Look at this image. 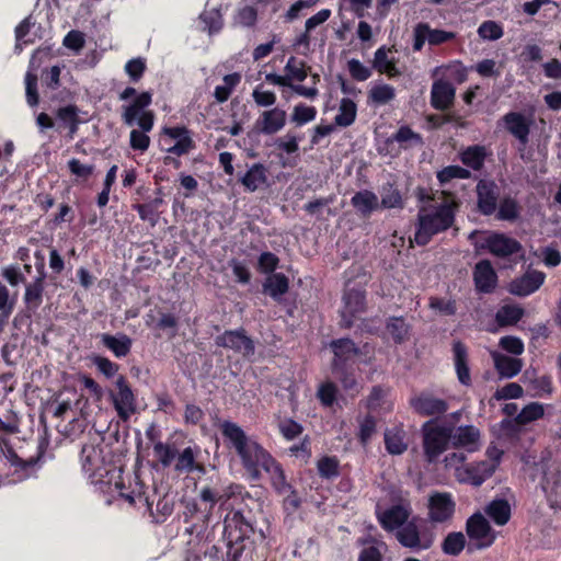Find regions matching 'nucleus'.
<instances>
[{"label": "nucleus", "mask_w": 561, "mask_h": 561, "mask_svg": "<svg viewBox=\"0 0 561 561\" xmlns=\"http://www.w3.org/2000/svg\"><path fill=\"white\" fill-rule=\"evenodd\" d=\"M221 433L234 448L251 479L259 480L261 470L271 463L272 455L255 439L249 437L237 423L225 421L221 424Z\"/></svg>", "instance_id": "1"}, {"label": "nucleus", "mask_w": 561, "mask_h": 561, "mask_svg": "<svg viewBox=\"0 0 561 561\" xmlns=\"http://www.w3.org/2000/svg\"><path fill=\"white\" fill-rule=\"evenodd\" d=\"M445 201L433 209L422 207L417 215V229L414 241L419 245L427 244L432 237L450 228L455 220L458 204L451 194L443 193Z\"/></svg>", "instance_id": "2"}, {"label": "nucleus", "mask_w": 561, "mask_h": 561, "mask_svg": "<svg viewBox=\"0 0 561 561\" xmlns=\"http://www.w3.org/2000/svg\"><path fill=\"white\" fill-rule=\"evenodd\" d=\"M253 534L252 524L240 511L229 512L224 519L222 539L227 548L228 561H242L244 541Z\"/></svg>", "instance_id": "3"}, {"label": "nucleus", "mask_w": 561, "mask_h": 561, "mask_svg": "<svg viewBox=\"0 0 561 561\" xmlns=\"http://www.w3.org/2000/svg\"><path fill=\"white\" fill-rule=\"evenodd\" d=\"M398 542L412 551H423L432 548L435 541V533L419 518L410 519L396 533Z\"/></svg>", "instance_id": "4"}, {"label": "nucleus", "mask_w": 561, "mask_h": 561, "mask_svg": "<svg viewBox=\"0 0 561 561\" xmlns=\"http://www.w3.org/2000/svg\"><path fill=\"white\" fill-rule=\"evenodd\" d=\"M423 448L428 462H435L451 443L450 426L434 425V421H427L423 427Z\"/></svg>", "instance_id": "5"}, {"label": "nucleus", "mask_w": 561, "mask_h": 561, "mask_svg": "<svg viewBox=\"0 0 561 561\" xmlns=\"http://www.w3.org/2000/svg\"><path fill=\"white\" fill-rule=\"evenodd\" d=\"M466 534L469 537L468 552L486 549L493 545L496 538L489 520L481 513H474L467 519Z\"/></svg>", "instance_id": "6"}, {"label": "nucleus", "mask_w": 561, "mask_h": 561, "mask_svg": "<svg viewBox=\"0 0 561 561\" xmlns=\"http://www.w3.org/2000/svg\"><path fill=\"white\" fill-rule=\"evenodd\" d=\"M215 344L239 353L244 357H251L255 353V343L243 328L225 331L216 336Z\"/></svg>", "instance_id": "7"}, {"label": "nucleus", "mask_w": 561, "mask_h": 561, "mask_svg": "<svg viewBox=\"0 0 561 561\" xmlns=\"http://www.w3.org/2000/svg\"><path fill=\"white\" fill-rule=\"evenodd\" d=\"M476 247L485 249L492 255L501 259H506L523 252V245L519 241L500 232L490 233L484 238L482 243L476 244Z\"/></svg>", "instance_id": "8"}, {"label": "nucleus", "mask_w": 561, "mask_h": 561, "mask_svg": "<svg viewBox=\"0 0 561 561\" xmlns=\"http://www.w3.org/2000/svg\"><path fill=\"white\" fill-rule=\"evenodd\" d=\"M2 445H4L7 449L5 451L2 449V454H4L7 458V479L9 483L23 481L35 472L36 460L34 458H30L28 460L22 459L8 446L3 438Z\"/></svg>", "instance_id": "9"}, {"label": "nucleus", "mask_w": 561, "mask_h": 561, "mask_svg": "<svg viewBox=\"0 0 561 561\" xmlns=\"http://www.w3.org/2000/svg\"><path fill=\"white\" fill-rule=\"evenodd\" d=\"M366 296L365 290L360 288H346L343 294V308L341 310V327L350 329L354 319L365 312Z\"/></svg>", "instance_id": "10"}, {"label": "nucleus", "mask_w": 561, "mask_h": 561, "mask_svg": "<svg viewBox=\"0 0 561 561\" xmlns=\"http://www.w3.org/2000/svg\"><path fill=\"white\" fill-rule=\"evenodd\" d=\"M455 32L432 28L428 23H417L413 28V50L420 51L425 42L432 46L442 45L456 38Z\"/></svg>", "instance_id": "11"}, {"label": "nucleus", "mask_w": 561, "mask_h": 561, "mask_svg": "<svg viewBox=\"0 0 561 561\" xmlns=\"http://www.w3.org/2000/svg\"><path fill=\"white\" fill-rule=\"evenodd\" d=\"M117 393H112V401L117 415L123 421H127L136 412L135 396L126 378L121 375L116 381Z\"/></svg>", "instance_id": "12"}, {"label": "nucleus", "mask_w": 561, "mask_h": 561, "mask_svg": "<svg viewBox=\"0 0 561 561\" xmlns=\"http://www.w3.org/2000/svg\"><path fill=\"white\" fill-rule=\"evenodd\" d=\"M502 122L505 129L518 140L522 147L519 150H524L529 141L533 117L520 112H508L502 117Z\"/></svg>", "instance_id": "13"}, {"label": "nucleus", "mask_w": 561, "mask_h": 561, "mask_svg": "<svg viewBox=\"0 0 561 561\" xmlns=\"http://www.w3.org/2000/svg\"><path fill=\"white\" fill-rule=\"evenodd\" d=\"M494 461H478L456 468V478L460 483H468L473 486H480L485 480L491 478L496 469Z\"/></svg>", "instance_id": "14"}, {"label": "nucleus", "mask_w": 561, "mask_h": 561, "mask_svg": "<svg viewBox=\"0 0 561 561\" xmlns=\"http://www.w3.org/2000/svg\"><path fill=\"white\" fill-rule=\"evenodd\" d=\"M286 111L279 107L263 111L253 125L254 133L259 135H275L286 125Z\"/></svg>", "instance_id": "15"}, {"label": "nucleus", "mask_w": 561, "mask_h": 561, "mask_svg": "<svg viewBox=\"0 0 561 561\" xmlns=\"http://www.w3.org/2000/svg\"><path fill=\"white\" fill-rule=\"evenodd\" d=\"M451 445L468 453L478 451L481 447V432L473 425L450 426Z\"/></svg>", "instance_id": "16"}, {"label": "nucleus", "mask_w": 561, "mask_h": 561, "mask_svg": "<svg viewBox=\"0 0 561 561\" xmlns=\"http://www.w3.org/2000/svg\"><path fill=\"white\" fill-rule=\"evenodd\" d=\"M410 405L422 416H437L448 410L446 400L437 398L428 392H421L410 399Z\"/></svg>", "instance_id": "17"}, {"label": "nucleus", "mask_w": 561, "mask_h": 561, "mask_svg": "<svg viewBox=\"0 0 561 561\" xmlns=\"http://www.w3.org/2000/svg\"><path fill=\"white\" fill-rule=\"evenodd\" d=\"M330 347L334 354L331 367L332 369H342L351 367L350 364L362 352L351 339H337L330 343Z\"/></svg>", "instance_id": "18"}, {"label": "nucleus", "mask_w": 561, "mask_h": 561, "mask_svg": "<svg viewBox=\"0 0 561 561\" xmlns=\"http://www.w3.org/2000/svg\"><path fill=\"white\" fill-rule=\"evenodd\" d=\"M473 282L477 291L491 294L497 286V274L489 260L479 261L473 268Z\"/></svg>", "instance_id": "19"}, {"label": "nucleus", "mask_w": 561, "mask_h": 561, "mask_svg": "<svg viewBox=\"0 0 561 561\" xmlns=\"http://www.w3.org/2000/svg\"><path fill=\"white\" fill-rule=\"evenodd\" d=\"M455 513V502L448 493H435L430 497L428 517L435 523L451 519Z\"/></svg>", "instance_id": "20"}, {"label": "nucleus", "mask_w": 561, "mask_h": 561, "mask_svg": "<svg viewBox=\"0 0 561 561\" xmlns=\"http://www.w3.org/2000/svg\"><path fill=\"white\" fill-rule=\"evenodd\" d=\"M545 273L539 271H527L520 277L513 279L508 285V291L515 296L525 297L537 289L545 282Z\"/></svg>", "instance_id": "21"}, {"label": "nucleus", "mask_w": 561, "mask_h": 561, "mask_svg": "<svg viewBox=\"0 0 561 561\" xmlns=\"http://www.w3.org/2000/svg\"><path fill=\"white\" fill-rule=\"evenodd\" d=\"M455 87L443 79L435 80L431 89V105L437 111L449 110L455 102Z\"/></svg>", "instance_id": "22"}, {"label": "nucleus", "mask_w": 561, "mask_h": 561, "mask_svg": "<svg viewBox=\"0 0 561 561\" xmlns=\"http://www.w3.org/2000/svg\"><path fill=\"white\" fill-rule=\"evenodd\" d=\"M478 209L482 215L490 216L496 210L499 192L492 181L481 180L477 184Z\"/></svg>", "instance_id": "23"}, {"label": "nucleus", "mask_w": 561, "mask_h": 561, "mask_svg": "<svg viewBox=\"0 0 561 561\" xmlns=\"http://www.w3.org/2000/svg\"><path fill=\"white\" fill-rule=\"evenodd\" d=\"M410 510L401 504L392 505L391 507L378 513L377 518L381 527L386 531H396L409 522Z\"/></svg>", "instance_id": "24"}, {"label": "nucleus", "mask_w": 561, "mask_h": 561, "mask_svg": "<svg viewBox=\"0 0 561 561\" xmlns=\"http://www.w3.org/2000/svg\"><path fill=\"white\" fill-rule=\"evenodd\" d=\"M239 181L245 191L255 192L267 185L268 170L262 163H253Z\"/></svg>", "instance_id": "25"}, {"label": "nucleus", "mask_w": 561, "mask_h": 561, "mask_svg": "<svg viewBox=\"0 0 561 561\" xmlns=\"http://www.w3.org/2000/svg\"><path fill=\"white\" fill-rule=\"evenodd\" d=\"M454 363L459 382L466 387L471 386L470 368L468 365V352L466 345L460 341L453 344Z\"/></svg>", "instance_id": "26"}, {"label": "nucleus", "mask_w": 561, "mask_h": 561, "mask_svg": "<svg viewBox=\"0 0 561 561\" xmlns=\"http://www.w3.org/2000/svg\"><path fill=\"white\" fill-rule=\"evenodd\" d=\"M492 359L494 368L501 378H513L518 375L524 366V362L517 357H510L507 355L493 352Z\"/></svg>", "instance_id": "27"}, {"label": "nucleus", "mask_w": 561, "mask_h": 561, "mask_svg": "<svg viewBox=\"0 0 561 561\" xmlns=\"http://www.w3.org/2000/svg\"><path fill=\"white\" fill-rule=\"evenodd\" d=\"M383 439L386 450L390 455H402L408 449L407 433L402 426L387 428Z\"/></svg>", "instance_id": "28"}, {"label": "nucleus", "mask_w": 561, "mask_h": 561, "mask_svg": "<svg viewBox=\"0 0 561 561\" xmlns=\"http://www.w3.org/2000/svg\"><path fill=\"white\" fill-rule=\"evenodd\" d=\"M152 95L150 92H141L138 94L133 103L123 107L122 119L127 126L136 124V119L141 112L151 104Z\"/></svg>", "instance_id": "29"}, {"label": "nucleus", "mask_w": 561, "mask_h": 561, "mask_svg": "<svg viewBox=\"0 0 561 561\" xmlns=\"http://www.w3.org/2000/svg\"><path fill=\"white\" fill-rule=\"evenodd\" d=\"M232 488L233 486L230 485L226 490L220 491V490L213 489L210 486H205L199 491L201 501L209 504L208 510L205 512V514L203 516L205 522H207L209 519L211 511L217 503L224 504L226 501H228L231 497V495L233 494Z\"/></svg>", "instance_id": "30"}, {"label": "nucleus", "mask_w": 561, "mask_h": 561, "mask_svg": "<svg viewBox=\"0 0 561 561\" xmlns=\"http://www.w3.org/2000/svg\"><path fill=\"white\" fill-rule=\"evenodd\" d=\"M45 276L44 265L41 264L39 275L34 282L26 285L24 301L30 309L35 310L42 305Z\"/></svg>", "instance_id": "31"}, {"label": "nucleus", "mask_w": 561, "mask_h": 561, "mask_svg": "<svg viewBox=\"0 0 561 561\" xmlns=\"http://www.w3.org/2000/svg\"><path fill=\"white\" fill-rule=\"evenodd\" d=\"M351 204L360 215L366 217L378 208V197L374 192L363 190L355 193Z\"/></svg>", "instance_id": "32"}, {"label": "nucleus", "mask_w": 561, "mask_h": 561, "mask_svg": "<svg viewBox=\"0 0 561 561\" xmlns=\"http://www.w3.org/2000/svg\"><path fill=\"white\" fill-rule=\"evenodd\" d=\"M288 289L289 280L283 273H274L270 275L263 284V291L276 300L285 295Z\"/></svg>", "instance_id": "33"}, {"label": "nucleus", "mask_w": 561, "mask_h": 561, "mask_svg": "<svg viewBox=\"0 0 561 561\" xmlns=\"http://www.w3.org/2000/svg\"><path fill=\"white\" fill-rule=\"evenodd\" d=\"M101 341L102 344L111 350L117 357H124L130 352L131 339L126 334H102Z\"/></svg>", "instance_id": "34"}, {"label": "nucleus", "mask_w": 561, "mask_h": 561, "mask_svg": "<svg viewBox=\"0 0 561 561\" xmlns=\"http://www.w3.org/2000/svg\"><path fill=\"white\" fill-rule=\"evenodd\" d=\"M485 513L496 525L503 526L511 518V506L506 500H493L485 507Z\"/></svg>", "instance_id": "35"}, {"label": "nucleus", "mask_w": 561, "mask_h": 561, "mask_svg": "<svg viewBox=\"0 0 561 561\" xmlns=\"http://www.w3.org/2000/svg\"><path fill=\"white\" fill-rule=\"evenodd\" d=\"M485 157L486 149L480 145L470 146L460 153L461 162L474 171H479L483 167Z\"/></svg>", "instance_id": "36"}, {"label": "nucleus", "mask_w": 561, "mask_h": 561, "mask_svg": "<svg viewBox=\"0 0 561 561\" xmlns=\"http://www.w3.org/2000/svg\"><path fill=\"white\" fill-rule=\"evenodd\" d=\"M524 316V309L516 305H504L495 313V321L500 327L516 324Z\"/></svg>", "instance_id": "37"}, {"label": "nucleus", "mask_w": 561, "mask_h": 561, "mask_svg": "<svg viewBox=\"0 0 561 561\" xmlns=\"http://www.w3.org/2000/svg\"><path fill=\"white\" fill-rule=\"evenodd\" d=\"M357 106L347 98H343L340 102L339 113L334 117V123L340 127H347L352 125L356 118Z\"/></svg>", "instance_id": "38"}, {"label": "nucleus", "mask_w": 561, "mask_h": 561, "mask_svg": "<svg viewBox=\"0 0 561 561\" xmlns=\"http://www.w3.org/2000/svg\"><path fill=\"white\" fill-rule=\"evenodd\" d=\"M467 545L465 534L461 531H453L444 538L442 542V551L447 556L456 557L461 553Z\"/></svg>", "instance_id": "39"}, {"label": "nucleus", "mask_w": 561, "mask_h": 561, "mask_svg": "<svg viewBox=\"0 0 561 561\" xmlns=\"http://www.w3.org/2000/svg\"><path fill=\"white\" fill-rule=\"evenodd\" d=\"M332 371L341 382L343 389L351 396H356L360 392V386L351 367H343L342 369H332Z\"/></svg>", "instance_id": "40"}, {"label": "nucleus", "mask_w": 561, "mask_h": 561, "mask_svg": "<svg viewBox=\"0 0 561 561\" xmlns=\"http://www.w3.org/2000/svg\"><path fill=\"white\" fill-rule=\"evenodd\" d=\"M386 328L392 340L398 344L404 342L409 337L410 327L402 317L389 318Z\"/></svg>", "instance_id": "41"}, {"label": "nucleus", "mask_w": 561, "mask_h": 561, "mask_svg": "<svg viewBox=\"0 0 561 561\" xmlns=\"http://www.w3.org/2000/svg\"><path fill=\"white\" fill-rule=\"evenodd\" d=\"M263 470L271 476L272 484L277 492L284 493L289 489L284 470L274 458L271 460V463H267L263 468Z\"/></svg>", "instance_id": "42"}, {"label": "nucleus", "mask_w": 561, "mask_h": 561, "mask_svg": "<svg viewBox=\"0 0 561 561\" xmlns=\"http://www.w3.org/2000/svg\"><path fill=\"white\" fill-rule=\"evenodd\" d=\"M241 76L238 72L226 75L224 77V85H217L214 96L219 103L226 102L231 95L233 89L239 84Z\"/></svg>", "instance_id": "43"}, {"label": "nucleus", "mask_w": 561, "mask_h": 561, "mask_svg": "<svg viewBox=\"0 0 561 561\" xmlns=\"http://www.w3.org/2000/svg\"><path fill=\"white\" fill-rule=\"evenodd\" d=\"M390 141H397L404 149L415 145H423L422 136L414 133L409 126H401L398 131L392 135Z\"/></svg>", "instance_id": "44"}, {"label": "nucleus", "mask_w": 561, "mask_h": 561, "mask_svg": "<svg viewBox=\"0 0 561 561\" xmlns=\"http://www.w3.org/2000/svg\"><path fill=\"white\" fill-rule=\"evenodd\" d=\"M396 96V90L389 84L375 85L369 91V100L378 105L387 104Z\"/></svg>", "instance_id": "45"}, {"label": "nucleus", "mask_w": 561, "mask_h": 561, "mask_svg": "<svg viewBox=\"0 0 561 561\" xmlns=\"http://www.w3.org/2000/svg\"><path fill=\"white\" fill-rule=\"evenodd\" d=\"M284 70L286 72L285 78L289 79V83H291V81L294 80L301 82L308 76V72L306 70V64L304 61L297 60L296 57H290L287 60Z\"/></svg>", "instance_id": "46"}, {"label": "nucleus", "mask_w": 561, "mask_h": 561, "mask_svg": "<svg viewBox=\"0 0 561 561\" xmlns=\"http://www.w3.org/2000/svg\"><path fill=\"white\" fill-rule=\"evenodd\" d=\"M543 405L538 402L527 404L515 417L518 424L525 425L543 415Z\"/></svg>", "instance_id": "47"}, {"label": "nucleus", "mask_w": 561, "mask_h": 561, "mask_svg": "<svg viewBox=\"0 0 561 561\" xmlns=\"http://www.w3.org/2000/svg\"><path fill=\"white\" fill-rule=\"evenodd\" d=\"M374 68H376L379 72L387 73L389 76H394L398 73L394 62L388 59L387 50L385 47H380L376 50L374 57Z\"/></svg>", "instance_id": "48"}, {"label": "nucleus", "mask_w": 561, "mask_h": 561, "mask_svg": "<svg viewBox=\"0 0 561 561\" xmlns=\"http://www.w3.org/2000/svg\"><path fill=\"white\" fill-rule=\"evenodd\" d=\"M471 172L459 165H448L437 172V180L440 184H446L454 179H469Z\"/></svg>", "instance_id": "49"}, {"label": "nucleus", "mask_w": 561, "mask_h": 561, "mask_svg": "<svg viewBox=\"0 0 561 561\" xmlns=\"http://www.w3.org/2000/svg\"><path fill=\"white\" fill-rule=\"evenodd\" d=\"M317 110L313 106H307L302 103L297 104L291 113L290 119L297 126L307 124L316 118Z\"/></svg>", "instance_id": "50"}, {"label": "nucleus", "mask_w": 561, "mask_h": 561, "mask_svg": "<svg viewBox=\"0 0 561 561\" xmlns=\"http://www.w3.org/2000/svg\"><path fill=\"white\" fill-rule=\"evenodd\" d=\"M381 206L385 208H401L403 206L401 194L392 184L382 187Z\"/></svg>", "instance_id": "51"}, {"label": "nucleus", "mask_w": 561, "mask_h": 561, "mask_svg": "<svg viewBox=\"0 0 561 561\" xmlns=\"http://www.w3.org/2000/svg\"><path fill=\"white\" fill-rule=\"evenodd\" d=\"M529 390L531 391V397L535 398L550 396L553 391L551 377L548 375L538 376L537 379H534L531 381Z\"/></svg>", "instance_id": "52"}, {"label": "nucleus", "mask_w": 561, "mask_h": 561, "mask_svg": "<svg viewBox=\"0 0 561 561\" xmlns=\"http://www.w3.org/2000/svg\"><path fill=\"white\" fill-rule=\"evenodd\" d=\"M502 26L495 21H484L478 28V35L482 39L496 41L503 36Z\"/></svg>", "instance_id": "53"}, {"label": "nucleus", "mask_w": 561, "mask_h": 561, "mask_svg": "<svg viewBox=\"0 0 561 561\" xmlns=\"http://www.w3.org/2000/svg\"><path fill=\"white\" fill-rule=\"evenodd\" d=\"M195 468V451L192 447H186L179 455L174 469L179 472H192Z\"/></svg>", "instance_id": "54"}, {"label": "nucleus", "mask_w": 561, "mask_h": 561, "mask_svg": "<svg viewBox=\"0 0 561 561\" xmlns=\"http://www.w3.org/2000/svg\"><path fill=\"white\" fill-rule=\"evenodd\" d=\"M518 214L517 202L511 197H506L501 202L496 217L500 220H515Z\"/></svg>", "instance_id": "55"}, {"label": "nucleus", "mask_w": 561, "mask_h": 561, "mask_svg": "<svg viewBox=\"0 0 561 561\" xmlns=\"http://www.w3.org/2000/svg\"><path fill=\"white\" fill-rule=\"evenodd\" d=\"M25 94L26 102L30 106H36L38 104L37 75L32 71H27L25 75Z\"/></svg>", "instance_id": "56"}, {"label": "nucleus", "mask_w": 561, "mask_h": 561, "mask_svg": "<svg viewBox=\"0 0 561 561\" xmlns=\"http://www.w3.org/2000/svg\"><path fill=\"white\" fill-rule=\"evenodd\" d=\"M319 474L324 479L339 476V461L334 457H323L318 461Z\"/></svg>", "instance_id": "57"}, {"label": "nucleus", "mask_w": 561, "mask_h": 561, "mask_svg": "<svg viewBox=\"0 0 561 561\" xmlns=\"http://www.w3.org/2000/svg\"><path fill=\"white\" fill-rule=\"evenodd\" d=\"M375 433L376 420L371 415H366L359 423L358 439L362 445H367Z\"/></svg>", "instance_id": "58"}, {"label": "nucleus", "mask_w": 561, "mask_h": 561, "mask_svg": "<svg viewBox=\"0 0 561 561\" xmlns=\"http://www.w3.org/2000/svg\"><path fill=\"white\" fill-rule=\"evenodd\" d=\"M499 345L502 350L516 356L523 354L525 350L523 341L519 337L513 335L502 336L500 339Z\"/></svg>", "instance_id": "59"}, {"label": "nucleus", "mask_w": 561, "mask_h": 561, "mask_svg": "<svg viewBox=\"0 0 561 561\" xmlns=\"http://www.w3.org/2000/svg\"><path fill=\"white\" fill-rule=\"evenodd\" d=\"M347 69L351 77L356 81H365L371 76V70L355 58L347 61Z\"/></svg>", "instance_id": "60"}, {"label": "nucleus", "mask_w": 561, "mask_h": 561, "mask_svg": "<svg viewBox=\"0 0 561 561\" xmlns=\"http://www.w3.org/2000/svg\"><path fill=\"white\" fill-rule=\"evenodd\" d=\"M524 390L520 385L516 382H511L497 389L494 393V399L496 400H508V399H518L523 397Z\"/></svg>", "instance_id": "61"}, {"label": "nucleus", "mask_w": 561, "mask_h": 561, "mask_svg": "<svg viewBox=\"0 0 561 561\" xmlns=\"http://www.w3.org/2000/svg\"><path fill=\"white\" fill-rule=\"evenodd\" d=\"M337 388L333 382L322 383L317 392V396L324 407H331L336 399Z\"/></svg>", "instance_id": "62"}, {"label": "nucleus", "mask_w": 561, "mask_h": 561, "mask_svg": "<svg viewBox=\"0 0 561 561\" xmlns=\"http://www.w3.org/2000/svg\"><path fill=\"white\" fill-rule=\"evenodd\" d=\"M153 451L163 467H169L175 457V450L160 440L153 445Z\"/></svg>", "instance_id": "63"}, {"label": "nucleus", "mask_w": 561, "mask_h": 561, "mask_svg": "<svg viewBox=\"0 0 561 561\" xmlns=\"http://www.w3.org/2000/svg\"><path fill=\"white\" fill-rule=\"evenodd\" d=\"M51 57V49L50 47H39L37 48L33 55L31 56L30 62H28V70L34 73L41 68V66L48 60Z\"/></svg>", "instance_id": "64"}]
</instances>
